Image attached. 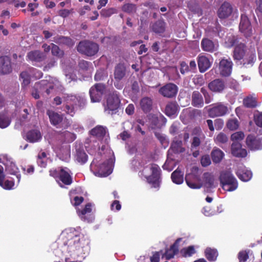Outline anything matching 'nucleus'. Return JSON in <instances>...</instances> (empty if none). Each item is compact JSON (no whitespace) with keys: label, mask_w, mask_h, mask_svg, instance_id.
<instances>
[{"label":"nucleus","mask_w":262,"mask_h":262,"mask_svg":"<svg viewBox=\"0 0 262 262\" xmlns=\"http://www.w3.org/2000/svg\"><path fill=\"white\" fill-rule=\"evenodd\" d=\"M225 43L227 48L234 47L232 57L234 61H245L248 56V48L245 43L240 41L237 36L231 35L228 37Z\"/></svg>","instance_id":"f257e3e1"},{"label":"nucleus","mask_w":262,"mask_h":262,"mask_svg":"<svg viewBox=\"0 0 262 262\" xmlns=\"http://www.w3.org/2000/svg\"><path fill=\"white\" fill-rule=\"evenodd\" d=\"M219 180L222 188L226 191H233L238 187L237 180L229 171H222L220 173Z\"/></svg>","instance_id":"f03ea898"},{"label":"nucleus","mask_w":262,"mask_h":262,"mask_svg":"<svg viewBox=\"0 0 262 262\" xmlns=\"http://www.w3.org/2000/svg\"><path fill=\"white\" fill-rule=\"evenodd\" d=\"M77 50L80 53L87 56L95 55L99 50V45L92 41L84 40L80 41L77 47Z\"/></svg>","instance_id":"7ed1b4c3"},{"label":"nucleus","mask_w":262,"mask_h":262,"mask_svg":"<svg viewBox=\"0 0 262 262\" xmlns=\"http://www.w3.org/2000/svg\"><path fill=\"white\" fill-rule=\"evenodd\" d=\"M150 170L151 174L146 177L147 181L152 187L158 188L161 183V170L157 164L154 163L151 164Z\"/></svg>","instance_id":"20e7f679"},{"label":"nucleus","mask_w":262,"mask_h":262,"mask_svg":"<svg viewBox=\"0 0 262 262\" xmlns=\"http://www.w3.org/2000/svg\"><path fill=\"white\" fill-rule=\"evenodd\" d=\"M211 106L207 110L208 116L211 118L224 116L229 112L227 104L223 102H217Z\"/></svg>","instance_id":"39448f33"},{"label":"nucleus","mask_w":262,"mask_h":262,"mask_svg":"<svg viewBox=\"0 0 262 262\" xmlns=\"http://www.w3.org/2000/svg\"><path fill=\"white\" fill-rule=\"evenodd\" d=\"M120 100L117 91H114L110 93L107 98L106 105L105 107V111L108 114H113L119 107Z\"/></svg>","instance_id":"423d86ee"},{"label":"nucleus","mask_w":262,"mask_h":262,"mask_svg":"<svg viewBox=\"0 0 262 262\" xmlns=\"http://www.w3.org/2000/svg\"><path fill=\"white\" fill-rule=\"evenodd\" d=\"M178 91V87L172 83H168L160 88L159 93L163 97L171 98L175 97Z\"/></svg>","instance_id":"0eeeda50"},{"label":"nucleus","mask_w":262,"mask_h":262,"mask_svg":"<svg viewBox=\"0 0 262 262\" xmlns=\"http://www.w3.org/2000/svg\"><path fill=\"white\" fill-rule=\"evenodd\" d=\"M239 29L241 32L246 37L251 36L252 34L251 23L247 16L245 14H242L241 16Z\"/></svg>","instance_id":"6e6552de"},{"label":"nucleus","mask_w":262,"mask_h":262,"mask_svg":"<svg viewBox=\"0 0 262 262\" xmlns=\"http://www.w3.org/2000/svg\"><path fill=\"white\" fill-rule=\"evenodd\" d=\"M185 181L187 185L192 189H199L202 186L201 183L200 173H190L186 174Z\"/></svg>","instance_id":"1a4fd4ad"},{"label":"nucleus","mask_w":262,"mask_h":262,"mask_svg":"<svg viewBox=\"0 0 262 262\" xmlns=\"http://www.w3.org/2000/svg\"><path fill=\"white\" fill-rule=\"evenodd\" d=\"M50 175L55 178L61 187L66 185V170L63 167H58L49 171Z\"/></svg>","instance_id":"9d476101"},{"label":"nucleus","mask_w":262,"mask_h":262,"mask_svg":"<svg viewBox=\"0 0 262 262\" xmlns=\"http://www.w3.org/2000/svg\"><path fill=\"white\" fill-rule=\"evenodd\" d=\"M247 147L251 150H255L262 149V138L254 135H249L246 140Z\"/></svg>","instance_id":"9b49d317"},{"label":"nucleus","mask_w":262,"mask_h":262,"mask_svg":"<svg viewBox=\"0 0 262 262\" xmlns=\"http://www.w3.org/2000/svg\"><path fill=\"white\" fill-rule=\"evenodd\" d=\"M233 63L230 58H223L219 63V70L221 75L228 77L230 75L232 70Z\"/></svg>","instance_id":"f8f14e48"},{"label":"nucleus","mask_w":262,"mask_h":262,"mask_svg":"<svg viewBox=\"0 0 262 262\" xmlns=\"http://www.w3.org/2000/svg\"><path fill=\"white\" fill-rule=\"evenodd\" d=\"M75 148L76 149L74 157L75 160L80 164H85L88 159V156L84 150L83 144L76 143Z\"/></svg>","instance_id":"ddd939ff"},{"label":"nucleus","mask_w":262,"mask_h":262,"mask_svg":"<svg viewBox=\"0 0 262 262\" xmlns=\"http://www.w3.org/2000/svg\"><path fill=\"white\" fill-rule=\"evenodd\" d=\"M80 97L76 95H67V114L71 116H73L75 114L74 106H76L79 103Z\"/></svg>","instance_id":"4468645a"},{"label":"nucleus","mask_w":262,"mask_h":262,"mask_svg":"<svg viewBox=\"0 0 262 262\" xmlns=\"http://www.w3.org/2000/svg\"><path fill=\"white\" fill-rule=\"evenodd\" d=\"M12 71V62L10 57L8 56L0 57V74H8Z\"/></svg>","instance_id":"2eb2a0df"},{"label":"nucleus","mask_w":262,"mask_h":262,"mask_svg":"<svg viewBox=\"0 0 262 262\" xmlns=\"http://www.w3.org/2000/svg\"><path fill=\"white\" fill-rule=\"evenodd\" d=\"M233 8L228 2H224L217 11V15L220 18L225 19L229 17L232 13Z\"/></svg>","instance_id":"dca6fc26"},{"label":"nucleus","mask_w":262,"mask_h":262,"mask_svg":"<svg viewBox=\"0 0 262 262\" xmlns=\"http://www.w3.org/2000/svg\"><path fill=\"white\" fill-rule=\"evenodd\" d=\"M201 46L204 51L209 53L216 51L219 47L218 42H215L208 38H203L202 39Z\"/></svg>","instance_id":"f3484780"},{"label":"nucleus","mask_w":262,"mask_h":262,"mask_svg":"<svg viewBox=\"0 0 262 262\" xmlns=\"http://www.w3.org/2000/svg\"><path fill=\"white\" fill-rule=\"evenodd\" d=\"M208 89L216 93H222L226 88L225 82L221 79H215L208 83Z\"/></svg>","instance_id":"a211bd4d"},{"label":"nucleus","mask_w":262,"mask_h":262,"mask_svg":"<svg viewBox=\"0 0 262 262\" xmlns=\"http://www.w3.org/2000/svg\"><path fill=\"white\" fill-rule=\"evenodd\" d=\"M127 73L126 67L124 63H117L114 70V77L115 80H121L124 79Z\"/></svg>","instance_id":"6ab92c4d"},{"label":"nucleus","mask_w":262,"mask_h":262,"mask_svg":"<svg viewBox=\"0 0 262 262\" xmlns=\"http://www.w3.org/2000/svg\"><path fill=\"white\" fill-rule=\"evenodd\" d=\"M179 106L175 101L168 102L165 108L164 113L168 117L174 118L178 114Z\"/></svg>","instance_id":"aec40b11"},{"label":"nucleus","mask_w":262,"mask_h":262,"mask_svg":"<svg viewBox=\"0 0 262 262\" xmlns=\"http://www.w3.org/2000/svg\"><path fill=\"white\" fill-rule=\"evenodd\" d=\"M231 149L232 154L236 157L244 158L247 155V150L242 148V145L238 142H233Z\"/></svg>","instance_id":"412c9836"},{"label":"nucleus","mask_w":262,"mask_h":262,"mask_svg":"<svg viewBox=\"0 0 262 262\" xmlns=\"http://www.w3.org/2000/svg\"><path fill=\"white\" fill-rule=\"evenodd\" d=\"M197 59L198 67L201 73L205 72L211 67V63L206 56L199 55Z\"/></svg>","instance_id":"4be33fe9"},{"label":"nucleus","mask_w":262,"mask_h":262,"mask_svg":"<svg viewBox=\"0 0 262 262\" xmlns=\"http://www.w3.org/2000/svg\"><path fill=\"white\" fill-rule=\"evenodd\" d=\"M182 238H179L176 239L174 243L170 246L169 249H167L164 253V256L167 260L172 258L179 251V245Z\"/></svg>","instance_id":"5701e85b"},{"label":"nucleus","mask_w":262,"mask_h":262,"mask_svg":"<svg viewBox=\"0 0 262 262\" xmlns=\"http://www.w3.org/2000/svg\"><path fill=\"white\" fill-rule=\"evenodd\" d=\"M140 106L144 113H149L152 109L153 100L148 97H143L140 101Z\"/></svg>","instance_id":"b1692460"},{"label":"nucleus","mask_w":262,"mask_h":262,"mask_svg":"<svg viewBox=\"0 0 262 262\" xmlns=\"http://www.w3.org/2000/svg\"><path fill=\"white\" fill-rule=\"evenodd\" d=\"M204 99L200 92L194 91L192 93L191 104L195 107H202L204 106Z\"/></svg>","instance_id":"393cba45"},{"label":"nucleus","mask_w":262,"mask_h":262,"mask_svg":"<svg viewBox=\"0 0 262 262\" xmlns=\"http://www.w3.org/2000/svg\"><path fill=\"white\" fill-rule=\"evenodd\" d=\"M27 58L32 62H40L46 58L45 54L38 50L32 51L28 53Z\"/></svg>","instance_id":"a878e982"},{"label":"nucleus","mask_w":262,"mask_h":262,"mask_svg":"<svg viewBox=\"0 0 262 262\" xmlns=\"http://www.w3.org/2000/svg\"><path fill=\"white\" fill-rule=\"evenodd\" d=\"M112 171V165L110 161H105L99 165L98 172L103 177L110 175Z\"/></svg>","instance_id":"bb28decb"},{"label":"nucleus","mask_w":262,"mask_h":262,"mask_svg":"<svg viewBox=\"0 0 262 262\" xmlns=\"http://www.w3.org/2000/svg\"><path fill=\"white\" fill-rule=\"evenodd\" d=\"M37 88H40L41 90H45L47 95H49L54 88L53 83L48 80H41L36 84Z\"/></svg>","instance_id":"cd10ccee"},{"label":"nucleus","mask_w":262,"mask_h":262,"mask_svg":"<svg viewBox=\"0 0 262 262\" xmlns=\"http://www.w3.org/2000/svg\"><path fill=\"white\" fill-rule=\"evenodd\" d=\"M204 255L209 261L212 262L216 260L219 253L215 248L207 247L204 251Z\"/></svg>","instance_id":"c85d7f7f"},{"label":"nucleus","mask_w":262,"mask_h":262,"mask_svg":"<svg viewBox=\"0 0 262 262\" xmlns=\"http://www.w3.org/2000/svg\"><path fill=\"white\" fill-rule=\"evenodd\" d=\"M203 182L205 187L208 188H212L215 187L216 185L214 184V177L213 174L209 172H205L203 174Z\"/></svg>","instance_id":"c756f323"},{"label":"nucleus","mask_w":262,"mask_h":262,"mask_svg":"<svg viewBox=\"0 0 262 262\" xmlns=\"http://www.w3.org/2000/svg\"><path fill=\"white\" fill-rule=\"evenodd\" d=\"M47 114L49 116L51 123L53 125L58 124L62 120V116L53 111L48 110Z\"/></svg>","instance_id":"7c9ffc66"},{"label":"nucleus","mask_w":262,"mask_h":262,"mask_svg":"<svg viewBox=\"0 0 262 262\" xmlns=\"http://www.w3.org/2000/svg\"><path fill=\"white\" fill-rule=\"evenodd\" d=\"M106 128L101 125H97L90 131V134L97 138H102L106 134Z\"/></svg>","instance_id":"2f4dec72"},{"label":"nucleus","mask_w":262,"mask_h":262,"mask_svg":"<svg viewBox=\"0 0 262 262\" xmlns=\"http://www.w3.org/2000/svg\"><path fill=\"white\" fill-rule=\"evenodd\" d=\"M27 140L30 142L34 143L39 141L41 139L40 132L37 129H32L27 133Z\"/></svg>","instance_id":"473e14b6"},{"label":"nucleus","mask_w":262,"mask_h":262,"mask_svg":"<svg viewBox=\"0 0 262 262\" xmlns=\"http://www.w3.org/2000/svg\"><path fill=\"white\" fill-rule=\"evenodd\" d=\"M166 23L162 19L156 21L151 26L153 32L157 34L163 33L165 31Z\"/></svg>","instance_id":"72a5a7b5"},{"label":"nucleus","mask_w":262,"mask_h":262,"mask_svg":"<svg viewBox=\"0 0 262 262\" xmlns=\"http://www.w3.org/2000/svg\"><path fill=\"white\" fill-rule=\"evenodd\" d=\"M172 181L176 184H181L184 181V173L179 168L175 170L171 174Z\"/></svg>","instance_id":"f704fd0d"},{"label":"nucleus","mask_w":262,"mask_h":262,"mask_svg":"<svg viewBox=\"0 0 262 262\" xmlns=\"http://www.w3.org/2000/svg\"><path fill=\"white\" fill-rule=\"evenodd\" d=\"M236 174L239 179L244 182L249 181L252 176L251 171L247 169H238Z\"/></svg>","instance_id":"c9c22d12"},{"label":"nucleus","mask_w":262,"mask_h":262,"mask_svg":"<svg viewBox=\"0 0 262 262\" xmlns=\"http://www.w3.org/2000/svg\"><path fill=\"white\" fill-rule=\"evenodd\" d=\"M121 10L128 14H134L137 12V6L133 3H125L121 7Z\"/></svg>","instance_id":"e433bc0d"},{"label":"nucleus","mask_w":262,"mask_h":262,"mask_svg":"<svg viewBox=\"0 0 262 262\" xmlns=\"http://www.w3.org/2000/svg\"><path fill=\"white\" fill-rule=\"evenodd\" d=\"M212 161L214 163H220L223 159L224 154L220 149H214L211 153Z\"/></svg>","instance_id":"4c0bfd02"},{"label":"nucleus","mask_w":262,"mask_h":262,"mask_svg":"<svg viewBox=\"0 0 262 262\" xmlns=\"http://www.w3.org/2000/svg\"><path fill=\"white\" fill-rule=\"evenodd\" d=\"M5 169L10 174L16 175L18 181H20L21 176L20 174H18V168L14 163H10L9 165H7Z\"/></svg>","instance_id":"58836bf2"},{"label":"nucleus","mask_w":262,"mask_h":262,"mask_svg":"<svg viewBox=\"0 0 262 262\" xmlns=\"http://www.w3.org/2000/svg\"><path fill=\"white\" fill-rule=\"evenodd\" d=\"M243 104L247 108H254L257 106L256 98L252 96H247L244 99Z\"/></svg>","instance_id":"ea45409f"},{"label":"nucleus","mask_w":262,"mask_h":262,"mask_svg":"<svg viewBox=\"0 0 262 262\" xmlns=\"http://www.w3.org/2000/svg\"><path fill=\"white\" fill-rule=\"evenodd\" d=\"M77 212L78 215L82 220L84 221L86 220L85 215L92 212V204L90 203L86 204L83 209L81 210H78Z\"/></svg>","instance_id":"a19ab883"},{"label":"nucleus","mask_w":262,"mask_h":262,"mask_svg":"<svg viewBox=\"0 0 262 262\" xmlns=\"http://www.w3.org/2000/svg\"><path fill=\"white\" fill-rule=\"evenodd\" d=\"M170 148L175 154L183 152L185 150L184 148L182 147V142L180 140L173 141L171 145Z\"/></svg>","instance_id":"79ce46f5"},{"label":"nucleus","mask_w":262,"mask_h":262,"mask_svg":"<svg viewBox=\"0 0 262 262\" xmlns=\"http://www.w3.org/2000/svg\"><path fill=\"white\" fill-rule=\"evenodd\" d=\"M80 233L79 231L76 229H70V232L67 233L68 236L67 238H68V241L70 242L73 238H74V244L76 243H78L80 241L79 238Z\"/></svg>","instance_id":"37998d69"},{"label":"nucleus","mask_w":262,"mask_h":262,"mask_svg":"<svg viewBox=\"0 0 262 262\" xmlns=\"http://www.w3.org/2000/svg\"><path fill=\"white\" fill-rule=\"evenodd\" d=\"M89 93L91 97V101L93 102H99L103 96L102 94H100L96 89L91 88Z\"/></svg>","instance_id":"c03bdc74"},{"label":"nucleus","mask_w":262,"mask_h":262,"mask_svg":"<svg viewBox=\"0 0 262 262\" xmlns=\"http://www.w3.org/2000/svg\"><path fill=\"white\" fill-rule=\"evenodd\" d=\"M117 13V10L115 8H105L102 9L100 14V15L103 17H109L111 16L113 14H116Z\"/></svg>","instance_id":"a18cd8bd"},{"label":"nucleus","mask_w":262,"mask_h":262,"mask_svg":"<svg viewBox=\"0 0 262 262\" xmlns=\"http://www.w3.org/2000/svg\"><path fill=\"white\" fill-rule=\"evenodd\" d=\"M11 123L9 118L4 113H0V128H5Z\"/></svg>","instance_id":"49530a36"},{"label":"nucleus","mask_w":262,"mask_h":262,"mask_svg":"<svg viewBox=\"0 0 262 262\" xmlns=\"http://www.w3.org/2000/svg\"><path fill=\"white\" fill-rule=\"evenodd\" d=\"M226 126L231 130H236L239 127L238 120L236 118L230 119L228 120Z\"/></svg>","instance_id":"de8ad7c7"},{"label":"nucleus","mask_w":262,"mask_h":262,"mask_svg":"<svg viewBox=\"0 0 262 262\" xmlns=\"http://www.w3.org/2000/svg\"><path fill=\"white\" fill-rule=\"evenodd\" d=\"M195 253L194 248L193 246H189L187 248H183L181 250V254L184 257H190Z\"/></svg>","instance_id":"09e8293b"},{"label":"nucleus","mask_w":262,"mask_h":262,"mask_svg":"<svg viewBox=\"0 0 262 262\" xmlns=\"http://www.w3.org/2000/svg\"><path fill=\"white\" fill-rule=\"evenodd\" d=\"M67 72H68V74H67V79L68 78L70 79L69 82H71V81H76L77 77L76 74L75 70L71 67L67 69Z\"/></svg>","instance_id":"8fccbe9b"},{"label":"nucleus","mask_w":262,"mask_h":262,"mask_svg":"<svg viewBox=\"0 0 262 262\" xmlns=\"http://www.w3.org/2000/svg\"><path fill=\"white\" fill-rule=\"evenodd\" d=\"M249 250H243L240 251L238 254V259L239 262H246L249 258Z\"/></svg>","instance_id":"3c124183"},{"label":"nucleus","mask_w":262,"mask_h":262,"mask_svg":"<svg viewBox=\"0 0 262 262\" xmlns=\"http://www.w3.org/2000/svg\"><path fill=\"white\" fill-rule=\"evenodd\" d=\"M92 63L90 62L84 60H81L78 63L79 69L84 71H88Z\"/></svg>","instance_id":"603ef678"},{"label":"nucleus","mask_w":262,"mask_h":262,"mask_svg":"<svg viewBox=\"0 0 262 262\" xmlns=\"http://www.w3.org/2000/svg\"><path fill=\"white\" fill-rule=\"evenodd\" d=\"M244 137V134L242 132H237L232 134L231 139L233 142H238L243 140Z\"/></svg>","instance_id":"864d4df0"},{"label":"nucleus","mask_w":262,"mask_h":262,"mask_svg":"<svg viewBox=\"0 0 262 262\" xmlns=\"http://www.w3.org/2000/svg\"><path fill=\"white\" fill-rule=\"evenodd\" d=\"M201 139L199 137H194L191 143V150L197 149L201 145Z\"/></svg>","instance_id":"5fc2aeb1"},{"label":"nucleus","mask_w":262,"mask_h":262,"mask_svg":"<svg viewBox=\"0 0 262 262\" xmlns=\"http://www.w3.org/2000/svg\"><path fill=\"white\" fill-rule=\"evenodd\" d=\"M215 140L217 143H225L228 141V137L224 133H220L216 136Z\"/></svg>","instance_id":"6e6d98bb"},{"label":"nucleus","mask_w":262,"mask_h":262,"mask_svg":"<svg viewBox=\"0 0 262 262\" xmlns=\"http://www.w3.org/2000/svg\"><path fill=\"white\" fill-rule=\"evenodd\" d=\"M91 88L96 89L100 94H102V95L105 93L106 90L105 85L101 83H96Z\"/></svg>","instance_id":"4d7b16f0"},{"label":"nucleus","mask_w":262,"mask_h":262,"mask_svg":"<svg viewBox=\"0 0 262 262\" xmlns=\"http://www.w3.org/2000/svg\"><path fill=\"white\" fill-rule=\"evenodd\" d=\"M14 185V182L12 180H7L2 182V185L0 186L5 189L10 190L13 188Z\"/></svg>","instance_id":"13d9d810"},{"label":"nucleus","mask_w":262,"mask_h":262,"mask_svg":"<svg viewBox=\"0 0 262 262\" xmlns=\"http://www.w3.org/2000/svg\"><path fill=\"white\" fill-rule=\"evenodd\" d=\"M51 52L53 55L59 57L63 54V52L59 49V47L54 44H52Z\"/></svg>","instance_id":"bf43d9fd"},{"label":"nucleus","mask_w":262,"mask_h":262,"mask_svg":"<svg viewBox=\"0 0 262 262\" xmlns=\"http://www.w3.org/2000/svg\"><path fill=\"white\" fill-rule=\"evenodd\" d=\"M201 163L202 166L207 167L211 164V160L209 155L203 156L201 159Z\"/></svg>","instance_id":"052dcab7"},{"label":"nucleus","mask_w":262,"mask_h":262,"mask_svg":"<svg viewBox=\"0 0 262 262\" xmlns=\"http://www.w3.org/2000/svg\"><path fill=\"white\" fill-rule=\"evenodd\" d=\"M84 201V198L82 196H75L73 200H71L72 204L75 206H79Z\"/></svg>","instance_id":"680f3d73"},{"label":"nucleus","mask_w":262,"mask_h":262,"mask_svg":"<svg viewBox=\"0 0 262 262\" xmlns=\"http://www.w3.org/2000/svg\"><path fill=\"white\" fill-rule=\"evenodd\" d=\"M189 71V68L188 64L185 61H182L180 63V72L182 74H185L188 72Z\"/></svg>","instance_id":"e2e57ef3"},{"label":"nucleus","mask_w":262,"mask_h":262,"mask_svg":"<svg viewBox=\"0 0 262 262\" xmlns=\"http://www.w3.org/2000/svg\"><path fill=\"white\" fill-rule=\"evenodd\" d=\"M214 124L216 129L220 130L224 126V121L222 119H216L214 120Z\"/></svg>","instance_id":"0e129e2a"},{"label":"nucleus","mask_w":262,"mask_h":262,"mask_svg":"<svg viewBox=\"0 0 262 262\" xmlns=\"http://www.w3.org/2000/svg\"><path fill=\"white\" fill-rule=\"evenodd\" d=\"M104 77V73L103 71H97L95 75L94 79L96 81H100L103 79Z\"/></svg>","instance_id":"69168bd1"},{"label":"nucleus","mask_w":262,"mask_h":262,"mask_svg":"<svg viewBox=\"0 0 262 262\" xmlns=\"http://www.w3.org/2000/svg\"><path fill=\"white\" fill-rule=\"evenodd\" d=\"M76 138L75 134L71 132H67V142H72Z\"/></svg>","instance_id":"338daca9"},{"label":"nucleus","mask_w":262,"mask_h":262,"mask_svg":"<svg viewBox=\"0 0 262 262\" xmlns=\"http://www.w3.org/2000/svg\"><path fill=\"white\" fill-rule=\"evenodd\" d=\"M254 121L257 126L262 127V113L255 116Z\"/></svg>","instance_id":"774afa93"}]
</instances>
